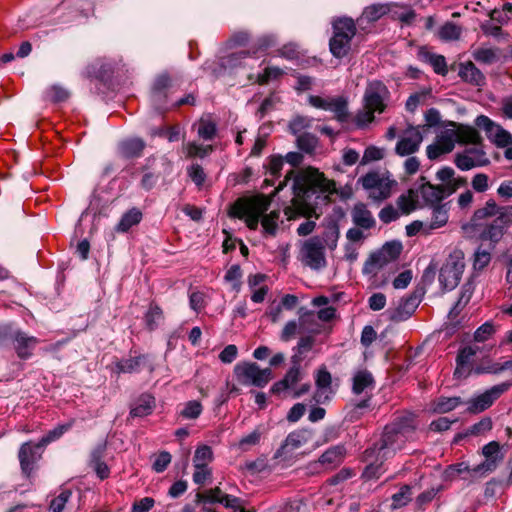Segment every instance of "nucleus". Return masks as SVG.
I'll list each match as a JSON object with an SVG mask.
<instances>
[{
    "mask_svg": "<svg viewBox=\"0 0 512 512\" xmlns=\"http://www.w3.org/2000/svg\"><path fill=\"white\" fill-rule=\"evenodd\" d=\"M293 190L292 206L285 209L288 219L297 215L310 214L314 209L311 198L320 193L324 194L321 200L325 201L328 195L336 191V185L334 181L327 179L319 170L308 167L294 179Z\"/></svg>",
    "mask_w": 512,
    "mask_h": 512,
    "instance_id": "obj_1",
    "label": "nucleus"
},
{
    "mask_svg": "<svg viewBox=\"0 0 512 512\" xmlns=\"http://www.w3.org/2000/svg\"><path fill=\"white\" fill-rule=\"evenodd\" d=\"M478 131L469 125L448 122L436 135L434 142L427 146L426 155L429 160H436L452 152L455 144H477L480 142Z\"/></svg>",
    "mask_w": 512,
    "mask_h": 512,
    "instance_id": "obj_2",
    "label": "nucleus"
},
{
    "mask_svg": "<svg viewBox=\"0 0 512 512\" xmlns=\"http://www.w3.org/2000/svg\"><path fill=\"white\" fill-rule=\"evenodd\" d=\"M404 434L396 425H388L379 445L365 451V460L369 462L364 470V477L367 479L378 478L382 472L383 460L394 454L400 448L398 442L403 443Z\"/></svg>",
    "mask_w": 512,
    "mask_h": 512,
    "instance_id": "obj_3",
    "label": "nucleus"
},
{
    "mask_svg": "<svg viewBox=\"0 0 512 512\" xmlns=\"http://www.w3.org/2000/svg\"><path fill=\"white\" fill-rule=\"evenodd\" d=\"M270 203L271 197L265 195L239 198L231 206L229 215L244 220L248 228L255 230L260 217L269 208Z\"/></svg>",
    "mask_w": 512,
    "mask_h": 512,
    "instance_id": "obj_4",
    "label": "nucleus"
},
{
    "mask_svg": "<svg viewBox=\"0 0 512 512\" xmlns=\"http://www.w3.org/2000/svg\"><path fill=\"white\" fill-rule=\"evenodd\" d=\"M388 96L387 87L380 81H372L364 95V107L355 117L358 127H364L374 120L375 113H382L385 109V100Z\"/></svg>",
    "mask_w": 512,
    "mask_h": 512,
    "instance_id": "obj_5",
    "label": "nucleus"
},
{
    "mask_svg": "<svg viewBox=\"0 0 512 512\" xmlns=\"http://www.w3.org/2000/svg\"><path fill=\"white\" fill-rule=\"evenodd\" d=\"M368 197L376 202L388 199L397 187V181L388 171H371L359 179Z\"/></svg>",
    "mask_w": 512,
    "mask_h": 512,
    "instance_id": "obj_6",
    "label": "nucleus"
},
{
    "mask_svg": "<svg viewBox=\"0 0 512 512\" xmlns=\"http://www.w3.org/2000/svg\"><path fill=\"white\" fill-rule=\"evenodd\" d=\"M464 253L454 249L446 258L439 271V283L444 290L456 288L464 272Z\"/></svg>",
    "mask_w": 512,
    "mask_h": 512,
    "instance_id": "obj_7",
    "label": "nucleus"
},
{
    "mask_svg": "<svg viewBox=\"0 0 512 512\" xmlns=\"http://www.w3.org/2000/svg\"><path fill=\"white\" fill-rule=\"evenodd\" d=\"M234 375L240 384L258 388H264L273 378L271 368H261L255 362L237 363Z\"/></svg>",
    "mask_w": 512,
    "mask_h": 512,
    "instance_id": "obj_8",
    "label": "nucleus"
},
{
    "mask_svg": "<svg viewBox=\"0 0 512 512\" xmlns=\"http://www.w3.org/2000/svg\"><path fill=\"white\" fill-rule=\"evenodd\" d=\"M334 34L330 40V51L337 57L345 56L350 48V41L356 33L352 19L342 18L334 22Z\"/></svg>",
    "mask_w": 512,
    "mask_h": 512,
    "instance_id": "obj_9",
    "label": "nucleus"
},
{
    "mask_svg": "<svg viewBox=\"0 0 512 512\" xmlns=\"http://www.w3.org/2000/svg\"><path fill=\"white\" fill-rule=\"evenodd\" d=\"M325 247L319 238H310L303 242L299 251V260L305 266L320 270L326 266Z\"/></svg>",
    "mask_w": 512,
    "mask_h": 512,
    "instance_id": "obj_10",
    "label": "nucleus"
},
{
    "mask_svg": "<svg viewBox=\"0 0 512 512\" xmlns=\"http://www.w3.org/2000/svg\"><path fill=\"white\" fill-rule=\"evenodd\" d=\"M426 135V128L422 126H408L400 136L395 152L399 156H410L417 152Z\"/></svg>",
    "mask_w": 512,
    "mask_h": 512,
    "instance_id": "obj_11",
    "label": "nucleus"
},
{
    "mask_svg": "<svg viewBox=\"0 0 512 512\" xmlns=\"http://www.w3.org/2000/svg\"><path fill=\"white\" fill-rule=\"evenodd\" d=\"M512 386L509 382L497 384L468 401L467 410L480 413L488 409L503 393Z\"/></svg>",
    "mask_w": 512,
    "mask_h": 512,
    "instance_id": "obj_12",
    "label": "nucleus"
},
{
    "mask_svg": "<svg viewBox=\"0 0 512 512\" xmlns=\"http://www.w3.org/2000/svg\"><path fill=\"white\" fill-rule=\"evenodd\" d=\"M475 125L483 130L487 138L498 147H508L512 144V136L501 126L494 123L485 115H480L475 120Z\"/></svg>",
    "mask_w": 512,
    "mask_h": 512,
    "instance_id": "obj_13",
    "label": "nucleus"
},
{
    "mask_svg": "<svg viewBox=\"0 0 512 512\" xmlns=\"http://www.w3.org/2000/svg\"><path fill=\"white\" fill-rule=\"evenodd\" d=\"M309 103L315 108L332 112L335 118L340 122H344L348 119L347 100L342 96L327 98L310 96Z\"/></svg>",
    "mask_w": 512,
    "mask_h": 512,
    "instance_id": "obj_14",
    "label": "nucleus"
},
{
    "mask_svg": "<svg viewBox=\"0 0 512 512\" xmlns=\"http://www.w3.org/2000/svg\"><path fill=\"white\" fill-rule=\"evenodd\" d=\"M482 454L485 460L472 468L474 475L484 476L493 472L503 459L500 453V445L496 441H491L486 444L482 448Z\"/></svg>",
    "mask_w": 512,
    "mask_h": 512,
    "instance_id": "obj_15",
    "label": "nucleus"
},
{
    "mask_svg": "<svg viewBox=\"0 0 512 512\" xmlns=\"http://www.w3.org/2000/svg\"><path fill=\"white\" fill-rule=\"evenodd\" d=\"M455 165L462 171H468L475 167H482L489 164L486 153L480 148H469L456 154Z\"/></svg>",
    "mask_w": 512,
    "mask_h": 512,
    "instance_id": "obj_16",
    "label": "nucleus"
},
{
    "mask_svg": "<svg viewBox=\"0 0 512 512\" xmlns=\"http://www.w3.org/2000/svg\"><path fill=\"white\" fill-rule=\"evenodd\" d=\"M316 391L314 400L316 403L324 404L330 401L335 393L332 387V377L326 367H321L315 375Z\"/></svg>",
    "mask_w": 512,
    "mask_h": 512,
    "instance_id": "obj_17",
    "label": "nucleus"
},
{
    "mask_svg": "<svg viewBox=\"0 0 512 512\" xmlns=\"http://www.w3.org/2000/svg\"><path fill=\"white\" fill-rule=\"evenodd\" d=\"M311 438V433L305 429H298L289 433L277 451L278 456L292 454L296 450L306 445Z\"/></svg>",
    "mask_w": 512,
    "mask_h": 512,
    "instance_id": "obj_18",
    "label": "nucleus"
},
{
    "mask_svg": "<svg viewBox=\"0 0 512 512\" xmlns=\"http://www.w3.org/2000/svg\"><path fill=\"white\" fill-rule=\"evenodd\" d=\"M416 191L424 204L431 207L442 204V200L448 196L445 187L433 185L430 182L422 183Z\"/></svg>",
    "mask_w": 512,
    "mask_h": 512,
    "instance_id": "obj_19",
    "label": "nucleus"
},
{
    "mask_svg": "<svg viewBox=\"0 0 512 512\" xmlns=\"http://www.w3.org/2000/svg\"><path fill=\"white\" fill-rule=\"evenodd\" d=\"M478 351L477 347H464L461 349L458 353L457 359H456V369L454 372L455 377L457 378H466L468 377L472 372L476 373V368H473L471 364L472 358L476 355Z\"/></svg>",
    "mask_w": 512,
    "mask_h": 512,
    "instance_id": "obj_20",
    "label": "nucleus"
},
{
    "mask_svg": "<svg viewBox=\"0 0 512 512\" xmlns=\"http://www.w3.org/2000/svg\"><path fill=\"white\" fill-rule=\"evenodd\" d=\"M38 449L43 448L38 447L37 444L32 445L31 442L23 443L19 449L18 457L21 469L27 476H30L34 468V464L41 457V452H38Z\"/></svg>",
    "mask_w": 512,
    "mask_h": 512,
    "instance_id": "obj_21",
    "label": "nucleus"
},
{
    "mask_svg": "<svg viewBox=\"0 0 512 512\" xmlns=\"http://www.w3.org/2000/svg\"><path fill=\"white\" fill-rule=\"evenodd\" d=\"M38 343L39 341L36 337L29 336L22 331H16L13 335V346L20 359L30 358Z\"/></svg>",
    "mask_w": 512,
    "mask_h": 512,
    "instance_id": "obj_22",
    "label": "nucleus"
},
{
    "mask_svg": "<svg viewBox=\"0 0 512 512\" xmlns=\"http://www.w3.org/2000/svg\"><path fill=\"white\" fill-rule=\"evenodd\" d=\"M418 300L416 297H408L403 299L399 305L388 311L389 319L393 322H401L407 320L416 310Z\"/></svg>",
    "mask_w": 512,
    "mask_h": 512,
    "instance_id": "obj_23",
    "label": "nucleus"
},
{
    "mask_svg": "<svg viewBox=\"0 0 512 512\" xmlns=\"http://www.w3.org/2000/svg\"><path fill=\"white\" fill-rule=\"evenodd\" d=\"M301 380V371L298 365L291 367L284 378L278 382H275L270 392L273 394H280L283 391L293 389L295 385Z\"/></svg>",
    "mask_w": 512,
    "mask_h": 512,
    "instance_id": "obj_24",
    "label": "nucleus"
},
{
    "mask_svg": "<svg viewBox=\"0 0 512 512\" xmlns=\"http://www.w3.org/2000/svg\"><path fill=\"white\" fill-rule=\"evenodd\" d=\"M345 454L346 450L343 446L331 447L320 456L319 463L325 469H334L343 462Z\"/></svg>",
    "mask_w": 512,
    "mask_h": 512,
    "instance_id": "obj_25",
    "label": "nucleus"
},
{
    "mask_svg": "<svg viewBox=\"0 0 512 512\" xmlns=\"http://www.w3.org/2000/svg\"><path fill=\"white\" fill-rule=\"evenodd\" d=\"M449 202L435 205L432 207L430 222L427 224V231L436 230L444 227L449 220Z\"/></svg>",
    "mask_w": 512,
    "mask_h": 512,
    "instance_id": "obj_26",
    "label": "nucleus"
},
{
    "mask_svg": "<svg viewBox=\"0 0 512 512\" xmlns=\"http://www.w3.org/2000/svg\"><path fill=\"white\" fill-rule=\"evenodd\" d=\"M458 74L462 80L473 85L481 86L484 84V75L471 61L460 63Z\"/></svg>",
    "mask_w": 512,
    "mask_h": 512,
    "instance_id": "obj_27",
    "label": "nucleus"
},
{
    "mask_svg": "<svg viewBox=\"0 0 512 512\" xmlns=\"http://www.w3.org/2000/svg\"><path fill=\"white\" fill-rule=\"evenodd\" d=\"M352 219L357 226L364 229H369L375 224L372 213L363 203H359L354 206L352 210Z\"/></svg>",
    "mask_w": 512,
    "mask_h": 512,
    "instance_id": "obj_28",
    "label": "nucleus"
},
{
    "mask_svg": "<svg viewBox=\"0 0 512 512\" xmlns=\"http://www.w3.org/2000/svg\"><path fill=\"white\" fill-rule=\"evenodd\" d=\"M419 197L416 189H409L398 197L396 205L402 215H408L418 207Z\"/></svg>",
    "mask_w": 512,
    "mask_h": 512,
    "instance_id": "obj_29",
    "label": "nucleus"
},
{
    "mask_svg": "<svg viewBox=\"0 0 512 512\" xmlns=\"http://www.w3.org/2000/svg\"><path fill=\"white\" fill-rule=\"evenodd\" d=\"M154 408L155 398L150 394H143L132 407L130 414L133 417H144L151 414Z\"/></svg>",
    "mask_w": 512,
    "mask_h": 512,
    "instance_id": "obj_30",
    "label": "nucleus"
},
{
    "mask_svg": "<svg viewBox=\"0 0 512 512\" xmlns=\"http://www.w3.org/2000/svg\"><path fill=\"white\" fill-rule=\"evenodd\" d=\"M497 212L498 205L494 200L490 199L485 203L483 207L477 209L474 212L471 221L475 226H478L481 224V221L496 217Z\"/></svg>",
    "mask_w": 512,
    "mask_h": 512,
    "instance_id": "obj_31",
    "label": "nucleus"
},
{
    "mask_svg": "<svg viewBox=\"0 0 512 512\" xmlns=\"http://www.w3.org/2000/svg\"><path fill=\"white\" fill-rule=\"evenodd\" d=\"M142 219V213L137 208L128 210L120 219L116 226V231L127 232L131 227L140 223Z\"/></svg>",
    "mask_w": 512,
    "mask_h": 512,
    "instance_id": "obj_32",
    "label": "nucleus"
},
{
    "mask_svg": "<svg viewBox=\"0 0 512 512\" xmlns=\"http://www.w3.org/2000/svg\"><path fill=\"white\" fill-rule=\"evenodd\" d=\"M196 127L197 135L205 141L212 140L217 134L216 123L208 117L201 118L196 124Z\"/></svg>",
    "mask_w": 512,
    "mask_h": 512,
    "instance_id": "obj_33",
    "label": "nucleus"
},
{
    "mask_svg": "<svg viewBox=\"0 0 512 512\" xmlns=\"http://www.w3.org/2000/svg\"><path fill=\"white\" fill-rule=\"evenodd\" d=\"M388 262L383 258L379 251L370 255L363 266V274L374 276L377 272L387 265Z\"/></svg>",
    "mask_w": 512,
    "mask_h": 512,
    "instance_id": "obj_34",
    "label": "nucleus"
},
{
    "mask_svg": "<svg viewBox=\"0 0 512 512\" xmlns=\"http://www.w3.org/2000/svg\"><path fill=\"white\" fill-rule=\"evenodd\" d=\"M142 359V356H138L119 360L115 362L114 371L117 374L137 372L139 370Z\"/></svg>",
    "mask_w": 512,
    "mask_h": 512,
    "instance_id": "obj_35",
    "label": "nucleus"
},
{
    "mask_svg": "<svg viewBox=\"0 0 512 512\" xmlns=\"http://www.w3.org/2000/svg\"><path fill=\"white\" fill-rule=\"evenodd\" d=\"M373 385V377L371 373L367 371H359L355 374L353 378V392L355 394H361L366 389L370 388Z\"/></svg>",
    "mask_w": 512,
    "mask_h": 512,
    "instance_id": "obj_36",
    "label": "nucleus"
},
{
    "mask_svg": "<svg viewBox=\"0 0 512 512\" xmlns=\"http://www.w3.org/2000/svg\"><path fill=\"white\" fill-rule=\"evenodd\" d=\"M73 425V421L66 424L58 425L51 431H49L41 440L37 443L38 447H46L49 443L59 439L65 432H67Z\"/></svg>",
    "mask_w": 512,
    "mask_h": 512,
    "instance_id": "obj_37",
    "label": "nucleus"
},
{
    "mask_svg": "<svg viewBox=\"0 0 512 512\" xmlns=\"http://www.w3.org/2000/svg\"><path fill=\"white\" fill-rule=\"evenodd\" d=\"M184 150H185L187 157L204 158L205 156H207L213 152L214 147L209 144L204 145V144H198L196 142H189L184 146Z\"/></svg>",
    "mask_w": 512,
    "mask_h": 512,
    "instance_id": "obj_38",
    "label": "nucleus"
},
{
    "mask_svg": "<svg viewBox=\"0 0 512 512\" xmlns=\"http://www.w3.org/2000/svg\"><path fill=\"white\" fill-rule=\"evenodd\" d=\"M145 144L139 138H133L122 142L121 153L126 157L139 156L144 149Z\"/></svg>",
    "mask_w": 512,
    "mask_h": 512,
    "instance_id": "obj_39",
    "label": "nucleus"
},
{
    "mask_svg": "<svg viewBox=\"0 0 512 512\" xmlns=\"http://www.w3.org/2000/svg\"><path fill=\"white\" fill-rule=\"evenodd\" d=\"M389 8L385 4H374L365 8L362 13L361 20L367 22H374L387 14Z\"/></svg>",
    "mask_w": 512,
    "mask_h": 512,
    "instance_id": "obj_40",
    "label": "nucleus"
},
{
    "mask_svg": "<svg viewBox=\"0 0 512 512\" xmlns=\"http://www.w3.org/2000/svg\"><path fill=\"white\" fill-rule=\"evenodd\" d=\"M461 404L459 397H440L433 404V411L437 413H447Z\"/></svg>",
    "mask_w": 512,
    "mask_h": 512,
    "instance_id": "obj_41",
    "label": "nucleus"
},
{
    "mask_svg": "<svg viewBox=\"0 0 512 512\" xmlns=\"http://www.w3.org/2000/svg\"><path fill=\"white\" fill-rule=\"evenodd\" d=\"M241 278H242V269L238 264L232 265L225 273L224 280L225 282L231 285V288L235 292H239L241 290Z\"/></svg>",
    "mask_w": 512,
    "mask_h": 512,
    "instance_id": "obj_42",
    "label": "nucleus"
},
{
    "mask_svg": "<svg viewBox=\"0 0 512 512\" xmlns=\"http://www.w3.org/2000/svg\"><path fill=\"white\" fill-rule=\"evenodd\" d=\"M461 32V27L454 23L447 22L439 29L438 36L444 41H454L459 39Z\"/></svg>",
    "mask_w": 512,
    "mask_h": 512,
    "instance_id": "obj_43",
    "label": "nucleus"
},
{
    "mask_svg": "<svg viewBox=\"0 0 512 512\" xmlns=\"http://www.w3.org/2000/svg\"><path fill=\"white\" fill-rule=\"evenodd\" d=\"M383 258L388 262L394 261L402 251V244L398 241L387 242L378 250Z\"/></svg>",
    "mask_w": 512,
    "mask_h": 512,
    "instance_id": "obj_44",
    "label": "nucleus"
},
{
    "mask_svg": "<svg viewBox=\"0 0 512 512\" xmlns=\"http://www.w3.org/2000/svg\"><path fill=\"white\" fill-rule=\"evenodd\" d=\"M203 411V406L201 402L198 400H190L184 404L183 409L180 412V415L184 419H197Z\"/></svg>",
    "mask_w": 512,
    "mask_h": 512,
    "instance_id": "obj_45",
    "label": "nucleus"
},
{
    "mask_svg": "<svg viewBox=\"0 0 512 512\" xmlns=\"http://www.w3.org/2000/svg\"><path fill=\"white\" fill-rule=\"evenodd\" d=\"M228 494H225L221 491L220 488L216 487L213 489H209L204 493L198 494L199 502L203 504V508H205L206 502L212 503H220L223 504L224 497H227Z\"/></svg>",
    "mask_w": 512,
    "mask_h": 512,
    "instance_id": "obj_46",
    "label": "nucleus"
},
{
    "mask_svg": "<svg viewBox=\"0 0 512 512\" xmlns=\"http://www.w3.org/2000/svg\"><path fill=\"white\" fill-rule=\"evenodd\" d=\"M212 460L213 452L209 446L202 445L195 450L193 465L209 466Z\"/></svg>",
    "mask_w": 512,
    "mask_h": 512,
    "instance_id": "obj_47",
    "label": "nucleus"
},
{
    "mask_svg": "<svg viewBox=\"0 0 512 512\" xmlns=\"http://www.w3.org/2000/svg\"><path fill=\"white\" fill-rule=\"evenodd\" d=\"M386 151L382 147H377L374 145L368 146L361 158L360 163L362 165H366L371 162L382 160L385 157Z\"/></svg>",
    "mask_w": 512,
    "mask_h": 512,
    "instance_id": "obj_48",
    "label": "nucleus"
},
{
    "mask_svg": "<svg viewBox=\"0 0 512 512\" xmlns=\"http://www.w3.org/2000/svg\"><path fill=\"white\" fill-rule=\"evenodd\" d=\"M91 466L101 480L109 477L110 469L108 465L101 460L99 452H94L92 454Z\"/></svg>",
    "mask_w": 512,
    "mask_h": 512,
    "instance_id": "obj_49",
    "label": "nucleus"
},
{
    "mask_svg": "<svg viewBox=\"0 0 512 512\" xmlns=\"http://www.w3.org/2000/svg\"><path fill=\"white\" fill-rule=\"evenodd\" d=\"M505 370H509L512 373V359L505 361L504 363H492L487 366H481L476 369L477 374H499Z\"/></svg>",
    "mask_w": 512,
    "mask_h": 512,
    "instance_id": "obj_50",
    "label": "nucleus"
},
{
    "mask_svg": "<svg viewBox=\"0 0 512 512\" xmlns=\"http://www.w3.org/2000/svg\"><path fill=\"white\" fill-rule=\"evenodd\" d=\"M496 332V327L490 321L485 322L474 332V340L476 342H485L490 339Z\"/></svg>",
    "mask_w": 512,
    "mask_h": 512,
    "instance_id": "obj_51",
    "label": "nucleus"
},
{
    "mask_svg": "<svg viewBox=\"0 0 512 512\" xmlns=\"http://www.w3.org/2000/svg\"><path fill=\"white\" fill-rule=\"evenodd\" d=\"M504 234V228L500 224L496 223L495 220L493 223L488 225L486 229L482 233V238L489 240L491 242H498Z\"/></svg>",
    "mask_w": 512,
    "mask_h": 512,
    "instance_id": "obj_52",
    "label": "nucleus"
},
{
    "mask_svg": "<svg viewBox=\"0 0 512 512\" xmlns=\"http://www.w3.org/2000/svg\"><path fill=\"white\" fill-rule=\"evenodd\" d=\"M163 312L158 305L151 304L148 311L145 314V322L150 330H153L158 322L162 319Z\"/></svg>",
    "mask_w": 512,
    "mask_h": 512,
    "instance_id": "obj_53",
    "label": "nucleus"
},
{
    "mask_svg": "<svg viewBox=\"0 0 512 512\" xmlns=\"http://www.w3.org/2000/svg\"><path fill=\"white\" fill-rule=\"evenodd\" d=\"M279 212L272 211L262 218V227L264 232L270 235H275L278 227Z\"/></svg>",
    "mask_w": 512,
    "mask_h": 512,
    "instance_id": "obj_54",
    "label": "nucleus"
},
{
    "mask_svg": "<svg viewBox=\"0 0 512 512\" xmlns=\"http://www.w3.org/2000/svg\"><path fill=\"white\" fill-rule=\"evenodd\" d=\"M193 481L195 484L203 485L211 479L212 470L209 466L193 465Z\"/></svg>",
    "mask_w": 512,
    "mask_h": 512,
    "instance_id": "obj_55",
    "label": "nucleus"
},
{
    "mask_svg": "<svg viewBox=\"0 0 512 512\" xmlns=\"http://www.w3.org/2000/svg\"><path fill=\"white\" fill-rule=\"evenodd\" d=\"M71 497L70 490L62 491L57 497H55L50 504L49 512H62Z\"/></svg>",
    "mask_w": 512,
    "mask_h": 512,
    "instance_id": "obj_56",
    "label": "nucleus"
},
{
    "mask_svg": "<svg viewBox=\"0 0 512 512\" xmlns=\"http://www.w3.org/2000/svg\"><path fill=\"white\" fill-rule=\"evenodd\" d=\"M495 222L505 229L512 225V206H498Z\"/></svg>",
    "mask_w": 512,
    "mask_h": 512,
    "instance_id": "obj_57",
    "label": "nucleus"
},
{
    "mask_svg": "<svg viewBox=\"0 0 512 512\" xmlns=\"http://www.w3.org/2000/svg\"><path fill=\"white\" fill-rule=\"evenodd\" d=\"M262 433L259 429H255L248 435L239 440L238 446L242 450H248L250 447L257 445L260 442Z\"/></svg>",
    "mask_w": 512,
    "mask_h": 512,
    "instance_id": "obj_58",
    "label": "nucleus"
},
{
    "mask_svg": "<svg viewBox=\"0 0 512 512\" xmlns=\"http://www.w3.org/2000/svg\"><path fill=\"white\" fill-rule=\"evenodd\" d=\"M474 58L478 62L493 63L498 59L496 50L491 48H480L475 51Z\"/></svg>",
    "mask_w": 512,
    "mask_h": 512,
    "instance_id": "obj_59",
    "label": "nucleus"
},
{
    "mask_svg": "<svg viewBox=\"0 0 512 512\" xmlns=\"http://www.w3.org/2000/svg\"><path fill=\"white\" fill-rule=\"evenodd\" d=\"M425 124L421 125L426 128V134L429 132V129L432 127H436L440 124L441 115L440 112L435 108L428 109L424 114Z\"/></svg>",
    "mask_w": 512,
    "mask_h": 512,
    "instance_id": "obj_60",
    "label": "nucleus"
},
{
    "mask_svg": "<svg viewBox=\"0 0 512 512\" xmlns=\"http://www.w3.org/2000/svg\"><path fill=\"white\" fill-rule=\"evenodd\" d=\"M284 74V71L278 67H267L263 73L258 76V82L260 84H266L271 80H276Z\"/></svg>",
    "mask_w": 512,
    "mask_h": 512,
    "instance_id": "obj_61",
    "label": "nucleus"
},
{
    "mask_svg": "<svg viewBox=\"0 0 512 512\" xmlns=\"http://www.w3.org/2000/svg\"><path fill=\"white\" fill-rule=\"evenodd\" d=\"M429 63L433 67L435 73L445 76L448 72L445 57L442 55L432 54L429 56Z\"/></svg>",
    "mask_w": 512,
    "mask_h": 512,
    "instance_id": "obj_62",
    "label": "nucleus"
},
{
    "mask_svg": "<svg viewBox=\"0 0 512 512\" xmlns=\"http://www.w3.org/2000/svg\"><path fill=\"white\" fill-rule=\"evenodd\" d=\"M310 123L311 119L303 116H296L291 120L289 128L293 134L302 135L301 133L310 126Z\"/></svg>",
    "mask_w": 512,
    "mask_h": 512,
    "instance_id": "obj_63",
    "label": "nucleus"
},
{
    "mask_svg": "<svg viewBox=\"0 0 512 512\" xmlns=\"http://www.w3.org/2000/svg\"><path fill=\"white\" fill-rule=\"evenodd\" d=\"M187 173H188L189 177L191 178V180L198 187H200L204 184V182L206 180V174L200 165H198V164L191 165L188 168Z\"/></svg>",
    "mask_w": 512,
    "mask_h": 512,
    "instance_id": "obj_64",
    "label": "nucleus"
}]
</instances>
